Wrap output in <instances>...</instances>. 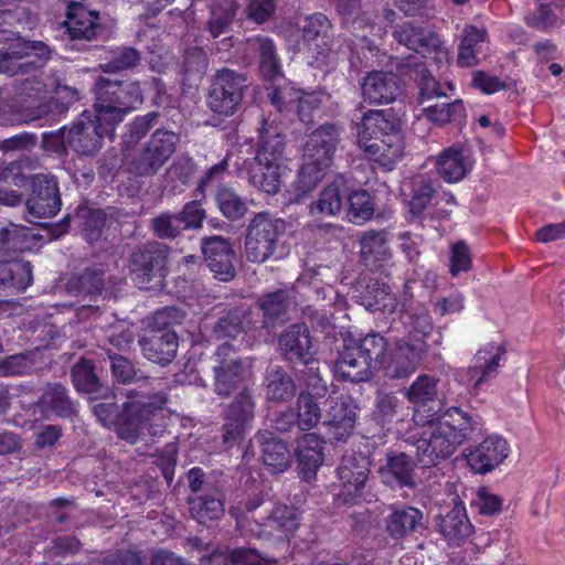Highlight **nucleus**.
<instances>
[{
	"mask_svg": "<svg viewBox=\"0 0 565 565\" xmlns=\"http://www.w3.org/2000/svg\"><path fill=\"white\" fill-rule=\"evenodd\" d=\"M53 55V50L43 41L20 39L8 47L0 49V73L9 76L28 75L17 88V97L21 102L41 100L47 93H53L49 102L35 106L29 120L45 119L58 121L68 110L71 104L78 99V92L66 84L62 73H54L44 83L31 71L45 65Z\"/></svg>",
	"mask_w": 565,
	"mask_h": 565,
	"instance_id": "obj_1",
	"label": "nucleus"
},
{
	"mask_svg": "<svg viewBox=\"0 0 565 565\" xmlns=\"http://www.w3.org/2000/svg\"><path fill=\"white\" fill-rule=\"evenodd\" d=\"M141 103L137 82H100L94 111L84 110L70 128L63 127L52 138L81 156H93L100 150L104 138L113 139L116 126Z\"/></svg>",
	"mask_w": 565,
	"mask_h": 565,
	"instance_id": "obj_2",
	"label": "nucleus"
},
{
	"mask_svg": "<svg viewBox=\"0 0 565 565\" xmlns=\"http://www.w3.org/2000/svg\"><path fill=\"white\" fill-rule=\"evenodd\" d=\"M413 430L406 441L416 449L418 460L424 466H435L449 458L472 435L481 431L480 417L450 407L438 418H428Z\"/></svg>",
	"mask_w": 565,
	"mask_h": 565,
	"instance_id": "obj_3",
	"label": "nucleus"
},
{
	"mask_svg": "<svg viewBox=\"0 0 565 565\" xmlns=\"http://www.w3.org/2000/svg\"><path fill=\"white\" fill-rule=\"evenodd\" d=\"M120 411L113 403H95L92 411L105 427H114L118 437L130 444L146 433L159 435L164 420L162 407L143 395L129 393Z\"/></svg>",
	"mask_w": 565,
	"mask_h": 565,
	"instance_id": "obj_4",
	"label": "nucleus"
},
{
	"mask_svg": "<svg viewBox=\"0 0 565 565\" xmlns=\"http://www.w3.org/2000/svg\"><path fill=\"white\" fill-rule=\"evenodd\" d=\"M257 134L255 157L243 162L239 175L246 177L248 183L258 191L273 195L279 192L286 171L285 136L278 126L267 120L263 121Z\"/></svg>",
	"mask_w": 565,
	"mask_h": 565,
	"instance_id": "obj_5",
	"label": "nucleus"
},
{
	"mask_svg": "<svg viewBox=\"0 0 565 565\" xmlns=\"http://www.w3.org/2000/svg\"><path fill=\"white\" fill-rule=\"evenodd\" d=\"M358 145L370 160L388 171L401 160L404 150L399 126L385 110L363 114L358 125Z\"/></svg>",
	"mask_w": 565,
	"mask_h": 565,
	"instance_id": "obj_6",
	"label": "nucleus"
},
{
	"mask_svg": "<svg viewBox=\"0 0 565 565\" xmlns=\"http://www.w3.org/2000/svg\"><path fill=\"white\" fill-rule=\"evenodd\" d=\"M339 139V131L332 124L320 126L311 132L302 148V164L291 185V193L299 201L312 191L330 167Z\"/></svg>",
	"mask_w": 565,
	"mask_h": 565,
	"instance_id": "obj_7",
	"label": "nucleus"
},
{
	"mask_svg": "<svg viewBox=\"0 0 565 565\" xmlns=\"http://www.w3.org/2000/svg\"><path fill=\"white\" fill-rule=\"evenodd\" d=\"M284 221L269 213H257L247 226L245 257L252 263H264L270 258L280 259L287 252L281 243Z\"/></svg>",
	"mask_w": 565,
	"mask_h": 565,
	"instance_id": "obj_8",
	"label": "nucleus"
},
{
	"mask_svg": "<svg viewBox=\"0 0 565 565\" xmlns=\"http://www.w3.org/2000/svg\"><path fill=\"white\" fill-rule=\"evenodd\" d=\"M179 318V311L172 307L160 309L154 313L152 324L158 330L139 341L146 359L162 365L174 359L178 351V337L168 326L178 322Z\"/></svg>",
	"mask_w": 565,
	"mask_h": 565,
	"instance_id": "obj_9",
	"label": "nucleus"
},
{
	"mask_svg": "<svg viewBox=\"0 0 565 565\" xmlns=\"http://www.w3.org/2000/svg\"><path fill=\"white\" fill-rule=\"evenodd\" d=\"M168 250L162 243L149 242L132 253L129 269L138 288L148 290L162 287Z\"/></svg>",
	"mask_w": 565,
	"mask_h": 565,
	"instance_id": "obj_10",
	"label": "nucleus"
},
{
	"mask_svg": "<svg viewBox=\"0 0 565 565\" xmlns=\"http://www.w3.org/2000/svg\"><path fill=\"white\" fill-rule=\"evenodd\" d=\"M455 205L452 193L441 188L436 189L431 180L423 175L413 180L408 206L414 216L445 220Z\"/></svg>",
	"mask_w": 565,
	"mask_h": 565,
	"instance_id": "obj_11",
	"label": "nucleus"
},
{
	"mask_svg": "<svg viewBox=\"0 0 565 565\" xmlns=\"http://www.w3.org/2000/svg\"><path fill=\"white\" fill-rule=\"evenodd\" d=\"M370 458L353 450H347L342 456L337 473L342 484V491L335 494L337 501L344 504L356 503L362 497L370 475Z\"/></svg>",
	"mask_w": 565,
	"mask_h": 565,
	"instance_id": "obj_12",
	"label": "nucleus"
},
{
	"mask_svg": "<svg viewBox=\"0 0 565 565\" xmlns=\"http://www.w3.org/2000/svg\"><path fill=\"white\" fill-rule=\"evenodd\" d=\"M395 40L419 54L422 57L434 61L439 67L448 65L449 51L440 38L423 28L406 22L394 31Z\"/></svg>",
	"mask_w": 565,
	"mask_h": 565,
	"instance_id": "obj_13",
	"label": "nucleus"
},
{
	"mask_svg": "<svg viewBox=\"0 0 565 565\" xmlns=\"http://www.w3.org/2000/svg\"><path fill=\"white\" fill-rule=\"evenodd\" d=\"M246 79L231 70L218 71L212 82L207 105L213 113L231 116L243 99Z\"/></svg>",
	"mask_w": 565,
	"mask_h": 565,
	"instance_id": "obj_14",
	"label": "nucleus"
},
{
	"mask_svg": "<svg viewBox=\"0 0 565 565\" xmlns=\"http://www.w3.org/2000/svg\"><path fill=\"white\" fill-rule=\"evenodd\" d=\"M271 104L279 110H295L297 111L299 119L305 124L309 125L316 114L320 113L330 99V96L324 92H311L306 93L297 90L294 87H275L269 94Z\"/></svg>",
	"mask_w": 565,
	"mask_h": 565,
	"instance_id": "obj_15",
	"label": "nucleus"
},
{
	"mask_svg": "<svg viewBox=\"0 0 565 565\" xmlns=\"http://www.w3.org/2000/svg\"><path fill=\"white\" fill-rule=\"evenodd\" d=\"M248 369L249 365L235 354L231 344L220 345L215 352L213 365L214 392L220 396L231 395L244 383Z\"/></svg>",
	"mask_w": 565,
	"mask_h": 565,
	"instance_id": "obj_16",
	"label": "nucleus"
},
{
	"mask_svg": "<svg viewBox=\"0 0 565 565\" xmlns=\"http://www.w3.org/2000/svg\"><path fill=\"white\" fill-rule=\"evenodd\" d=\"M425 351L426 343L420 339L411 342L402 338L387 351L380 371L390 379L408 377L418 369Z\"/></svg>",
	"mask_w": 565,
	"mask_h": 565,
	"instance_id": "obj_17",
	"label": "nucleus"
},
{
	"mask_svg": "<svg viewBox=\"0 0 565 565\" xmlns=\"http://www.w3.org/2000/svg\"><path fill=\"white\" fill-rule=\"evenodd\" d=\"M340 345L338 349V356L334 360L333 371L334 374L343 380L353 383L364 382L370 380L372 374L376 372L374 364L367 362L359 351L355 350V339L352 338L350 332H341Z\"/></svg>",
	"mask_w": 565,
	"mask_h": 565,
	"instance_id": "obj_18",
	"label": "nucleus"
},
{
	"mask_svg": "<svg viewBox=\"0 0 565 565\" xmlns=\"http://www.w3.org/2000/svg\"><path fill=\"white\" fill-rule=\"evenodd\" d=\"M179 136L173 131L158 129L148 141L143 151L134 162V170L140 175L157 172L175 151Z\"/></svg>",
	"mask_w": 565,
	"mask_h": 565,
	"instance_id": "obj_19",
	"label": "nucleus"
},
{
	"mask_svg": "<svg viewBox=\"0 0 565 565\" xmlns=\"http://www.w3.org/2000/svg\"><path fill=\"white\" fill-rule=\"evenodd\" d=\"M437 383L434 376L422 374L405 391V397L413 406L415 424H425L439 412Z\"/></svg>",
	"mask_w": 565,
	"mask_h": 565,
	"instance_id": "obj_20",
	"label": "nucleus"
},
{
	"mask_svg": "<svg viewBox=\"0 0 565 565\" xmlns=\"http://www.w3.org/2000/svg\"><path fill=\"white\" fill-rule=\"evenodd\" d=\"M330 21L323 13L306 17L301 25V40L296 42L295 49L307 52L315 62L323 63L330 51Z\"/></svg>",
	"mask_w": 565,
	"mask_h": 565,
	"instance_id": "obj_21",
	"label": "nucleus"
},
{
	"mask_svg": "<svg viewBox=\"0 0 565 565\" xmlns=\"http://www.w3.org/2000/svg\"><path fill=\"white\" fill-rule=\"evenodd\" d=\"M324 425L330 438L344 441L352 434L358 418V406L349 395L329 396Z\"/></svg>",
	"mask_w": 565,
	"mask_h": 565,
	"instance_id": "obj_22",
	"label": "nucleus"
},
{
	"mask_svg": "<svg viewBox=\"0 0 565 565\" xmlns=\"http://www.w3.org/2000/svg\"><path fill=\"white\" fill-rule=\"evenodd\" d=\"M33 192L26 201L30 222L53 217L61 210L62 201L54 178L36 177L32 180Z\"/></svg>",
	"mask_w": 565,
	"mask_h": 565,
	"instance_id": "obj_23",
	"label": "nucleus"
},
{
	"mask_svg": "<svg viewBox=\"0 0 565 565\" xmlns=\"http://www.w3.org/2000/svg\"><path fill=\"white\" fill-rule=\"evenodd\" d=\"M255 402L248 390H243L228 406L223 426V440L232 445L241 439L254 419Z\"/></svg>",
	"mask_w": 565,
	"mask_h": 565,
	"instance_id": "obj_24",
	"label": "nucleus"
},
{
	"mask_svg": "<svg viewBox=\"0 0 565 565\" xmlns=\"http://www.w3.org/2000/svg\"><path fill=\"white\" fill-rule=\"evenodd\" d=\"M509 454L508 441L499 435H491L470 449L466 458L476 473L484 475L502 463Z\"/></svg>",
	"mask_w": 565,
	"mask_h": 565,
	"instance_id": "obj_25",
	"label": "nucleus"
},
{
	"mask_svg": "<svg viewBox=\"0 0 565 565\" xmlns=\"http://www.w3.org/2000/svg\"><path fill=\"white\" fill-rule=\"evenodd\" d=\"M362 97L370 105H387L401 94L399 78L393 72H369L361 84Z\"/></svg>",
	"mask_w": 565,
	"mask_h": 565,
	"instance_id": "obj_26",
	"label": "nucleus"
},
{
	"mask_svg": "<svg viewBox=\"0 0 565 565\" xmlns=\"http://www.w3.org/2000/svg\"><path fill=\"white\" fill-rule=\"evenodd\" d=\"M504 352L501 344L493 342L486 344L477 352L467 372L468 384L473 390L481 388L484 383L497 375Z\"/></svg>",
	"mask_w": 565,
	"mask_h": 565,
	"instance_id": "obj_27",
	"label": "nucleus"
},
{
	"mask_svg": "<svg viewBox=\"0 0 565 565\" xmlns=\"http://www.w3.org/2000/svg\"><path fill=\"white\" fill-rule=\"evenodd\" d=\"M70 40H93L100 29L99 13L87 10L83 4L72 2L67 7L66 19L61 24Z\"/></svg>",
	"mask_w": 565,
	"mask_h": 565,
	"instance_id": "obj_28",
	"label": "nucleus"
},
{
	"mask_svg": "<svg viewBox=\"0 0 565 565\" xmlns=\"http://www.w3.org/2000/svg\"><path fill=\"white\" fill-rule=\"evenodd\" d=\"M258 315L245 306L227 310L221 316L213 328L214 337L221 339H236L243 333L259 328L258 319L254 317Z\"/></svg>",
	"mask_w": 565,
	"mask_h": 565,
	"instance_id": "obj_29",
	"label": "nucleus"
},
{
	"mask_svg": "<svg viewBox=\"0 0 565 565\" xmlns=\"http://www.w3.org/2000/svg\"><path fill=\"white\" fill-rule=\"evenodd\" d=\"M279 348L290 362L308 364L312 359V343L309 329L305 323L290 326L279 338Z\"/></svg>",
	"mask_w": 565,
	"mask_h": 565,
	"instance_id": "obj_30",
	"label": "nucleus"
},
{
	"mask_svg": "<svg viewBox=\"0 0 565 565\" xmlns=\"http://www.w3.org/2000/svg\"><path fill=\"white\" fill-rule=\"evenodd\" d=\"M323 439L317 434H305L298 439L296 458L299 473L306 481L313 479L323 463Z\"/></svg>",
	"mask_w": 565,
	"mask_h": 565,
	"instance_id": "obj_31",
	"label": "nucleus"
},
{
	"mask_svg": "<svg viewBox=\"0 0 565 565\" xmlns=\"http://www.w3.org/2000/svg\"><path fill=\"white\" fill-rule=\"evenodd\" d=\"M388 236L390 234L385 230L363 233L360 238V255L366 266L379 268L392 259Z\"/></svg>",
	"mask_w": 565,
	"mask_h": 565,
	"instance_id": "obj_32",
	"label": "nucleus"
},
{
	"mask_svg": "<svg viewBox=\"0 0 565 565\" xmlns=\"http://www.w3.org/2000/svg\"><path fill=\"white\" fill-rule=\"evenodd\" d=\"M32 280V266L29 262L14 259L0 263V297L24 291Z\"/></svg>",
	"mask_w": 565,
	"mask_h": 565,
	"instance_id": "obj_33",
	"label": "nucleus"
},
{
	"mask_svg": "<svg viewBox=\"0 0 565 565\" xmlns=\"http://www.w3.org/2000/svg\"><path fill=\"white\" fill-rule=\"evenodd\" d=\"M201 6L209 8L207 30L210 34L214 39L226 34L236 12L235 2L233 0H193L191 8L195 12Z\"/></svg>",
	"mask_w": 565,
	"mask_h": 565,
	"instance_id": "obj_34",
	"label": "nucleus"
},
{
	"mask_svg": "<svg viewBox=\"0 0 565 565\" xmlns=\"http://www.w3.org/2000/svg\"><path fill=\"white\" fill-rule=\"evenodd\" d=\"M488 41V32L483 26L466 24L458 45L457 62L462 67H471L479 63L482 45Z\"/></svg>",
	"mask_w": 565,
	"mask_h": 565,
	"instance_id": "obj_35",
	"label": "nucleus"
},
{
	"mask_svg": "<svg viewBox=\"0 0 565 565\" xmlns=\"http://www.w3.org/2000/svg\"><path fill=\"white\" fill-rule=\"evenodd\" d=\"M264 465L273 473L284 472L290 465V450L285 441L269 431L258 434Z\"/></svg>",
	"mask_w": 565,
	"mask_h": 565,
	"instance_id": "obj_36",
	"label": "nucleus"
},
{
	"mask_svg": "<svg viewBox=\"0 0 565 565\" xmlns=\"http://www.w3.org/2000/svg\"><path fill=\"white\" fill-rule=\"evenodd\" d=\"M527 25L548 31L565 24V0H548L541 2L537 8L525 17Z\"/></svg>",
	"mask_w": 565,
	"mask_h": 565,
	"instance_id": "obj_37",
	"label": "nucleus"
},
{
	"mask_svg": "<svg viewBox=\"0 0 565 565\" xmlns=\"http://www.w3.org/2000/svg\"><path fill=\"white\" fill-rule=\"evenodd\" d=\"M414 467L412 457L404 452L387 456L386 465L380 469L382 481L388 486L412 487Z\"/></svg>",
	"mask_w": 565,
	"mask_h": 565,
	"instance_id": "obj_38",
	"label": "nucleus"
},
{
	"mask_svg": "<svg viewBox=\"0 0 565 565\" xmlns=\"http://www.w3.org/2000/svg\"><path fill=\"white\" fill-rule=\"evenodd\" d=\"M436 166L440 177L454 183L460 181L471 169V161L462 150L450 147L439 154Z\"/></svg>",
	"mask_w": 565,
	"mask_h": 565,
	"instance_id": "obj_39",
	"label": "nucleus"
},
{
	"mask_svg": "<svg viewBox=\"0 0 565 565\" xmlns=\"http://www.w3.org/2000/svg\"><path fill=\"white\" fill-rule=\"evenodd\" d=\"M439 531L449 544L460 545L472 532L463 508L456 507L439 523Z\"/></svg>",
	"mask_w": 565,
	"mask_h": 565,
	"instance_id": "obj_40",
	"label": "nucleus"
},
{
	"mask_svg": "<svg viewBox=\"0 0 565 565\" xmlns=\"http://www.w3.org/2000/svg\"><path fill=\"white\" fill-rule=\"evenodd\" d=\"M190 512L200 523L217 520L224 514L223 494L220 490L196 495L189 500Z\"/></svg>",
	"mask_w": 565,
	"mask_h": 565,
	"instance_id": "obj_41",
	"label": "nucleus"
},
{
	"mask_svg": "<svg viewBox=\"0 0 565 565\" xmlns=\"http://www.w3.org/2000/svg\"><path fill=\"white\" fill-rule=\"evenodd\" d=\"M406 66L408 68L406 74L413 77L417 83L420 104L436 97L447 96L446 92L441 89L440 84L426 68L425 64L418 63L415 61V57L409 56Z\"/></svg>",
	"mask_w": 565,
	"mask_h": 565,
	"instance_id": "obj_42",
	"label": "nucleus"
},
{
	"mask_svg": "<svg viewBox=\"0 0 565 565\" xmlns=\"http://www.w3.org/2000/svg\"><path fill=\"white\" fill-rule=\"evenodd\" d=\"M247 45L258 52L262 74L275 81L280 75V63L273 40L267 36H255L247 40Z\"/></svg>",
	"mask_w": 565,
	"mask_h": 565,
	"instance_id": "obj_43",
	"label": "nucleus"
},
{
	"mask_svg": "<svg viewBox=\"0 0 565 565\" xmlns=\"http://www.w3.org/2000/svg\"><path fill=\"white\" fill-rule=\"evenodd\" d=\"M422 512L413 507L395 509L387 518L386 527L394 539H402L412 533L419 525Z\"/></svg>",
	"mask_w": 565,
	"mask_h": 565,
	"instance_id": "obj_44",
	"label": "nucleus"
},
{
	"mask_svg": "<svg viewBox=\"0 0 565 565\" xmlns=\"http://www.w3.org/2000/svg\"><path fill=\"white\" fill-rule=\"evenodd\" d=\"M292 301V291L289 290H277L265 295L260 300L264 320H259V328H268L276 319L282 317Z\"/></svg>",
	"mask_w": 565,
	"mask_h": 565,
	"instance_id": "obj_45",
	"label": "nucleus"
},
{
	"mask_svg": "<svg viewBox=\"0 0 565 565\" xmlns=\"http://www.w3.org/2000/svg\"><path fill=\"white\" fill-rule=\"evenodd\" d=\"M215 202L222 215L230 221L243 218L248 211L247 200L227 185L217 188Z\"/></svg>",
	"mask_w": 565,
	"mask_h": 565,
	"instance_id": "obj_46",
	"label": "nucleus"
},
{
	"mask_svg": "<svg viewBox=\"0 0 565 565\" xmlns=\"http://www.w3.org/2000/svg\"><path fill=\"white\" fill-rule=\"evenodd\" d=\"M39 403L42 408L49 409L61 417H70L76 411L75 404L67 396L65 387L60 384L47 385Z\"/></svg>",
	"mask_w": 565,
	"mask_h": 565,
	"instance_id": "obj_47",
	"label": "nucleus"
},
{
	"mask_svg": "<svg viewBox=\"0 0 565 565\" xmlns=\"http://www.w3.org/2000/svg\"><path fill=\"white\" fill-rule=\"evenodd\" d=\"M32 234L28 227L12 224L0 230V257L9 258L11 254L31 247Z\"/></svg>",
	"mask_w": 565,
	"mask_h": 565,
	"instance_id": "obj_48",
	"label": "nucleus"
},
{
	"mask_svg": "<svg viewBox=\"0 0 565 565\" xmlns=\"http://www.w3.org/2000/svg\"><path fill=\"white\" fill-rule=\"evenodd\" d=\"M399 315L402 323L407 329L408 337L406 340L413 342L415 339H420L425 342V337L433 330V322L427 310L424 307H418L414 312H411L406 302H403Z\"/></svg>",
	"mask_w": 565,
	"mask_h": 565,
	"instance_id": "obj_49",
	"label": "nucleus"
},
{
	"mask_svg": "<svg viewBox=\"0 0 565 565\" xmlns=\"http://www.w3.org/2000/svg\"><path fill=\"white\" fill-rule=\"evenodd\" d=\"M345 198L347 189L344 183L342 180L338 179L322 190L319 199L311 207V212L323 215H335L341 211Z\"/></svg>",
	"mask_w": 565,
	"mask_h": 565,
	"instance_id": "obj_50",
	"label": "nucleus"
},
{
	"mask_svg": "<svg viewBox=\"0 0 565 565\" xmlns=\"http://www.w3.org/2000/svg\"><path fill=\"white\" fill-rule=\"evenodd\" d=\"M262 503H263V498L260 497V494L257 492H253V493L248 494L247 499L244 502V507H243L242 500L237 501L235 504L230 507V510H228L230 514L236 520L237 527L244 534L252 535V536H258V537H260L263 535V533H264L263 524H260L258 522H254L253 524H249V527H247V525H246L247 521L244 516L245 511L252 512V511L256 510L257 508H259L262 505Z\"/></svg>",
	"mask_w": 565,
	"mask_h": 565,
	"instance_id": "obj_51",
	"label": "nucleus"
},
{
	"mask_svg": "<svg viewBox=\"0 0 565 565\" xmlns=\"http://www.w3.org/2000/svg\"><path fill=\"white\" fill-rule=\"evenodd\" d=\"M355 350L359 351L367 362L374 364V370L380 371L383 360L387 353V341L377 332H371L365 337L355 340Z\"/></svg>",
	"mask_w": 565,
	"mask_h": 565,
	"instance_id": "obj_52",
	"label": "nucleus"
},
{
	"mask_svg": "<svg viewBox=\"0 0 565 565\" xmlns=\"http://www.w3.org/2000/svg\"><path fill=\"white\" fill-rule=\"evenodd\" d=\"M349 209L348 218L350 222L361 225L369 221L374 213V203L371 195L365 190L347 193Z\"/></svg>",
	"mask_w": 565,
	"mask_h": 565,
	"instance_id": "obj_53",
	"label": "nucleus"
},
{
	"mask_svg": "<svg viewBox=\"0 0 565 565\" xmlns=\"http://www.w3.org/2000/svg\"><path fill=\"white\" fill-rule=\"evenodd\" d=\"M103 288L104 273L96 269H87L74 276L67 284L68 291L74 295H100Z\"/></svg>",
	"mask_w": 565,
	"mask_h": 565,
	"instance_id": "obj_54",
	"label": "nucleus"
},
{
	"mask_svg": "<svg viewBox=\"0 0 565 565\" xmlns=\"http://www.w3.org/2000/svg\"><path fill=\"white\" fill-rule=\"evenodd\" d=\"M295 394V384L289 375L279 367L273 369L268 375L266 395L271 401H286Z\"/></svg>",
	"mask_w": 565,
	"mask_h": 565,
	"instance_id": "obj_55",
	"label": "nucleus"
},
{
	"mask_svg": "<svg viewBox=\"0 0 565 565\" xmlns=\"http://www.w3.org/2000/svg\"><path fill=\"white\" fill-rule=\"evenodd\" d=\"M73 384L78 392L93 394L99 391V381L94 372V365L88 360H81L72 369Z\"/></svg>",
	"mask_w": 565,
	"mask_h": 565,
	"instance_id": "obj_56",
	"label": "nucleus"
},
{
	"mask_svg": "<svg viewBox=\"0 0 565 565\" xmlns=\"http://www.w3.org/2000/svg\"><path fill=\"white\" fill-rule=\"evenodd\" d=\"M139 60L137 50L132 47H117L109 52L106 62L100 66L106 73H115L136 66Z\"/></svg>",
	"mask_w": 565,
	"mask_h": 565,
	"instance_id": "obj_57",
	"label": "nucleus"
},
{
	"mask_svg": "<svg viewBox=\"0 0 565 565\" xmlns=\"http://www.w3.org/2000/svg\"><path fill=\"white\" fill-rule=\"evenodd\" d=\"M207 68L205 52L198 46L184 51L181 71L189 81H200Z\"/></svg>",
	"mask_w": 565,
	"mask_h": 565,
	"instance_id": "obj_58",
	"label": "nucleus"
},
{
	"mask_svg": "<svg viewBox=\"0 0 565 565\" xmlns=\"http://www.w3.org/2000/svg\"><path fill=\"white\" fill-rule=\"evenodd\" d=\"M321 417L320 407L309 394H300L298 397L297 425L301 430L315 427Z\"/></svg>",
	"mask_w": 565,
	"mask_h": 565,
	"instance_id": "obj_59",
	"label": "nucleus"
},
{
	"mask_svg": "<svg viewBox=\"0 0 565 565\" xmlns=\"http://www.w3.org/2000/svg\"><path fill=\"white\" fill-rule=\"evenodd\" d=\"M428 120L444 125L450 120H456L465 115V107L460 99L451 103L437 104L425 109Z\"/></svg>",
	"mask_w": 565,
	"mask_h": 565,
	"instance_id": "obj_60",
	"label": "nucleus"
},
{
	"mask_svg": "<svg viewBox=\"0 0 565 565\" xmlns=\"http://www.w3.org/2000/svg\"><path fill=\"white\" fill-rule=\"evenodd\" d=\"M151 227L156 236L166 239H172L184 231V225H182L180 216L168 212L161 213L152 218Z\"/></svg>",
	"mask_w": 565,
	"mask_h": 565,
	"instance_id": "obj_61",
	"label": "nucleus"
},
{
	"mask_svg": "<svg viewBox=\"0 0 565 565\" xmlns=\"http://www.w3.org/2000/svg\"><path fill=\"white\" fill-rule=\"evenodd\" d=\"M202 252L205 262H212V258L235 257V253L227 239L221 236L205 237L202 241Z\"/></svg>",
	"mask_w": 565,
	"mask_h": 565,
	"instance_id": "obj_62",
	"label": "nucleus"
},
{
	"mask_svg": "<svg viewBox=\"0 0 565 565\" xmlns=\"http://www.w3.org/2000/svg\"><path fill=\"white\" fill-rule=\"evenodd\" d=\"M156 118V113H149L145 116L136 117L135 120L127 126V132L124 136V142L128 147L137 143L153 126Z\"/></svg>",
	"mask_w": 565,
	"mask_h": 565,
	"instance_id": "obj_63",
	"label": "nucleus"
},
{
	"mask_svg": "<svg viewBox=\"0 0 565 565\" xmlns=\"http://www.w3.org/2000/svg\"><path fill=\"white\" fill-rule=\"evenodd\" d=\"M233 565H277L276 558L265 557L256 548L237 547L231 550Z\"/></svg>",
	"mask_w": 565,
	"mask_h": 565,
	"instance_id": "obj_64",
	"label": "nucleus"
}]
</instances>
